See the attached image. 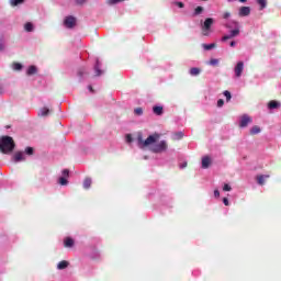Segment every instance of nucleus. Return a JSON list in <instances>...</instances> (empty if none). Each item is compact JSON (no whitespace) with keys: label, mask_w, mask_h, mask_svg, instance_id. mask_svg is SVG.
Here are the masks:
<instances>
[{"label":"nucleus","mask_w":281,"mask_h":281,"mask_svg":"<svg viewBox=\"0 0 281 281\" xmlns=\"http://www.w3.org/2000/svg\"><path fill=\"white\" fill-rule=\"evenodd\" d=\"M85 74H87V69L86 68H80L78 70V76H85Z\"/></svg>","instance_id":"c9c22d12"},{"label":"nucleus","mask_w":281,"mask_h":281,"mask_svg":"<svg viewBox=\"0 0 281 281\" xmlns=\"http://www.w3.org/2000/svg\"><path fill=\"white\" fill-rule=\"evenodd\" d=\"M244 69H245V63L238 61L237 65L235 66V75L237 78H240V76H243Z\"/></svg>","instance_id":"0eeeda50"},{"label":"nucleus","mask_w":281,"mask_h":281,"mask_svg":"<svg viewBox=\"0 0 281 281\" xmlns=\"http://www.w3.org/2000/svg\"><path fill=\"white\" fill-rule=\"evenodd\" d=\"M63 175L64 177H69V169H64Z\"/></svg>","instance_id":"79ce46f5"},{"label":"nucleus","mask_w":281,"mask_h":281,"mask_svg":"<svg viewBox=\"0 0 281 281\" xmlns=\"http://www.w3.org/2000/svg\"><path fill=\"white\" fill-rule=\"evenodd\" d=\"M186 166H188V164L186 162L184 165L181 166V168H186Z\"/></svg>","instance_id":"3c124183"},{"label":"nucleus","mask_w":281,"mask_h":281,"mask_svg":"<svg viewBox=\"0 0 281 281\" xmlns=\"http://www.w3.org/2000/svg\"><path fill=\"white\" fill-rule=\"evenodd\" d=\"M41 115H43V117H45L46 115H49V109L43 108V109L41 110Z\"/></svg>","instance_id":"a878e982"},{"label":"nucleus","mask_w":281,"mask_h":281,"mask_svg":"<svg viewBox=\"0 0 281 281\" xmlns=\"http://www.w3.org/2000/svg\"><path fill=\"white\" fill-rule=\"evenodd\" d=\"M0 52H3V44L0 43Z\"/></svg>","instance_id":"de8ad7c7"},{"label":"nucleus","mask_w":281,"mask_h":281,"mask_svg":"<svg viewBox=\"0 0 281 281\" xmlns=\"http://www.w3.org/2000/svg\"><path fill=\"white\" fill-rule=\"evenodd\" d=\"M229 46H231V47H236V42H234V41L231 42Z\"/></svg>","instance_id":"49530a36"},{"label":"nucleus","mask_w":281,"mask_h":281,"mask_svg":"<svg viewBox=\"0 0 281 281\" xmlns=\"http://www.w3.org/2000/svg\"><path fill=\"white\" fill-rule=\"evenodd\" d=\"M13 69L14 71H21V69H23V65L20 63H13Z\"/></svg>","instance_id":"393cba45"},{"label":"nucleus","mask_w":281,"mask_h":281,"mask_svg":"<svg viewBox=\"0 0 281 281\" xmlns=\"http://www.w3.org/2000/svg\"><path fill=\"white\" fill-rule=\"evenodd\" d=\"M24 30H25V32H34V24H32V22H27L24 25Z\"/></svg>","instance_id":"6ab92c4d"},{"label":"nucleus","mask_w":281,"mask_h":281,"mask_svg":"<svg viewBox=\"0 0 281 281\" xmlns=\"http://www.w3.org/2000/svg\"><path fill=\"white\" fill-rule=\"evenodd\" d=\"M258 5H260V10H265L267 8V0H257Z\"/></svg>","instance_id":"5701e85b"},{"label":"nucleus","mask_w":281,"mask_h":281,"mask_svg":"<svg viewBox=\"0 0 281 281\" xmlns=\"http://www.w3.org/2000/svg\"><path fill=\"white\" fill-rule=\"evenodd\" d=\"M224 95H225L227 102H229V100H232V92H229L228 90L224 91Z\"/></svg>","instance_id":"cd10ccee"},{"label":"nucleus","mask_w":281,"mask_h":281,"mask_svg":"<svg viewBox=\"0 0 281 281\" xmlns=\"http://www.w3.org/2000/svg\"><path fill=\"white\" fill-rule=\"evenodd\" d=\"M223 104H225V101L223 99H220L217 101V106L221 108V106H223Z\"/></svg>","instance_id":"58836bf2"},{"label":"nucleus","mask_w":281,"mask_h":281,"mask_svg":"<svg viewBox=\"0 0 281 281\" xmlns=\"http://www.w3.org/2000/svg\"><path fill=\"white\" fill-rule=\"evenodd\" d=\"M89 90H90V91H93V87L89 86Z\"/></svg>","instance_id":"8fccbe9b"},{"label":"nucleus","mask_w":281,"mask_h":281,"mask_svg":"<svg viewBox=\"0 0 281 281\" xmlns=\"http://www.w3.org/2000/svg\"><path fill=\"white\" fill-rule=\"evenodd\" d=\"M14 139L11 136H2L0 137V153L3 155H8L14 150Z\"/></svg>","instance_id":"f257e3e1"},{"label":"nucleus","mask_w":281,"mask_h":281,"mask_svg":"<svg viewBox=\"0 0 281 281\" xmlns=\"http://www.w3.org/2000/svg\"><path fill=\"white\" fill-rule=\"evenodd\" d=\"M134 113H135V115H143V114H144V109H142V108H136V109L134 110Z\"/></svg>","instance_id":"bb28decb"},{"label":"nucleus","mask_w":281,"mask_h":281,"mask_svg":"<svg viewBox=\"0 0 281 281\" xmlns=\"http://www.w3.org/2000/svg\"><path fill=\"white\" fill-rule=\"evenodd\" d=\"M203 7H196L193 12V16H199V14H203Z\"/></svg>","instance_id":"412c9836"},{"label":"nucleus","mask_w":281,"mask_h":281,"mask_svg":"<svg viewBox=\"0 0 281 281\" xmlns=\"http://www.w3.org/2000/svg\"><path fill=\"white\" fill-rule=\"evenodd\" d=\"M77 5H82V3H85L86 0H75Z\"/></svg>","instance_id":"a18cd8bd"},{"label":"nucleus","mask_w":281,"mask_h":281,"mask_svg":"<svg viewBox=\"0 0 281 281\" xmlns=\"http://www.w3.org/2000/svg\"><path fill=\"white\" fill-rule=\"evenodd\" d=\"M136 139H137L138 148L144 149V148H148V146H153V144H155L159 139V134L149 135L144 140V136L142 135V133H138Z\"/></svg>","instance_id":"f03ea898"},{"label":"nucleus","mask_w":281,"mask_h":281,"mask_svg":"<svg viewBox=\"0 0 281 281\" xmlns=\"http://www.w3.org/2000/svg\"><path fill=\"white\" fill-rule=\"evenodd\" d=\"M25 153H26V155H34V148L26 147Z\"/></svg>","instance_id":"473e14b6"},{"label":"nucleus","mask_w":281,"mask_h":281,"mask_svg":"<svg viewBox=\"0 0 281 281\" xmlns=\"http://www.w3.org/2000/svg\"><path fill=\"white\" fill-rule=\"evenodd\" d=\"M214 196H215L216 199H218V196H221V192L218 191V189H215V190H214Z\"/></svg>","instance_id":"ea45409f"},{"label":"nucleus","mask_w":281,"mask_h":281,"mask_svg":"<svg viewBox=\"0 0 281 281\" xmlns=\"http://www.w3.org/2000/svg\"><path fill=\"white\" fill-rule=\"evenodd\" d=\"M210 65H218V59H211Z\"/></svg>","instance_id":"37998d69"},{"label":"nucleus","mask_w":281,"mask_h":281,"mask_svg":"<svg viewBox=\"0 0 281 281\" xmlns=\"http://www.w3.org/2000/svg\"><path fill=\"white\" fill-rule=\"evenodd\" d=\"M151 153H166L168 150V143L166 140H160L157 144H154L150 148Z\"/></svg>","instance_id":"7ed1b4c3"},{"label":"nucleus","mask_w":281,"mask_h":281,"mask_svg":"<svg viewBox=\"0 0 281 281\" xmlns=\"http://www.w3.org/2000/svg\"><path fill=\"white\" fill-rule=\"evenodd\" d=\"M189 74H190V76H199L201 74V69L193 67L190 69Z\"/></svg>","instance_id":"f3484780"},{"label":"nucleus","mask_w":281,"mask_h":281,"mask_svg":"<svg viewBox=\"0 0 281 281\" xmlns=\"http://www.w3.org/2000/svg\"><path fill=\"white\" fill-rule=\"evenodd\" d=\"M59 183H60V186H67V178L60 177L59 178Z\"/></svg>","instance_id":"7c9ffc66"},{"label":"nucleus","mask_w":281,"mask_h":281,"mask_svg":"<svg viewBox=\"0 0 281 281\" xmlns=\"http://www.w3.org/2000/svg\"><path fill=\"white\" fill-rule=\"evenodd\" d=\"M176 5H178V8H186V4H183V2H175Z\"/></svg>","instance_id":"a19ab883"},{"label":"nucleus","mask_w":281,"mask_h":281,"mask_svg":"<svg viewBox=\"0 0 281 281\" xmlns=\"http://www.w3.org/2000/svg\"><path fill=\"white\" fill-rule=\"evenodd\" d=\"M37 69L36 66H30L26 74L27 76H34V74H36Z\"/></svg>","instance_id":"aec40b11"},{"label":"nucleus","mask_w":281,"mask_h":281,"mask_svg":"<svg viewBox=\"0 0 281 281\" xmlns=\"http://www.w3.org/2000/svg\"><path fill=\"white\" fill-rule=\"evenodd\" d=\"M94 71L97 76H102V70H100V66L98 65V61H97V66L94 67Z\"/></svg>","instance_id":"c756f323"},{"label":"nucleus","mask_w":281,"mask_h":281,"mask_svg":"<svg viewBox=\"0 0 281 281\" xmlns=\"http://www.w3.org/2000/svg\"><path fill=\"white\" fill-rule=\"evenodd\" d=\"M265 179H269V175H266V176L259 175V176H257V183L259 186H265Z\"/></svg>","instance_id":"2eb2a0df"},{"label":"nucleus","mask_w":281,"mask_h":281,"mask_svg":"<svg viewBox=\"0 0 281 281\" xmlns=\"http://www.w3.org/2000/svg\"><path fill=\"white\" fill-rule=\"evenodd\" d=\"M260 133V127L258 125H255L250 130V135H258Z\"/></svg>","instance_id":"4be33fe9"},{"label":"nucleus","mask_w":281,"mask_h":281,"mask_svg":"<svg viewBox=\"0 0 281 281\" xmlns=\"http://www.w3.org/2000/svg\"><path fill=\"white\" fill-rule=\"evenodd\" d=\"M91 183H92L91 178H86L83 180V188H85V190H89V188H91Z\"/></svg>","instance_id":"a211bd4d"},{"label":"nucleus","mask_w":281,"mask_h":281,"mask_svg":"<svg viewBox=\"0 0 281 281\" xmlns=\"http://www.w3.org/2000/svg\"><path fill=\"white\" fill-rule=\"evenodd\" d=\"M240 3H247V0H239Z\"/></svg>","instance_id":"09e8293b"},{"label":"nucleus","mask_w":281,"mask_h":281,"mask_svg":"<svg viewBox=\"0 0 281 281\" xmlns=\"http://www.w3.org/2000/svg\"><path fill=\"white\" fill-rule=\"evenodd\" d=\"M269 109H280V102L272 100L268 103Z\"/></svg>","instance_id":"dca6fc26"},{"label":"nucleus","mask_w":281,"mask_h":281,"mask_svg":"<svg viewBox=\"0 0 281 281\" xmlns=\"http://www.w3.org/2000/svg\"><path fill=\"white\" fill-rule=\"evenodd\" d=\"M210 164H212V158L209 156L202 158V168H204V170L210 168Z\"/></svg>","instance_id":"9d476101"},{"label":"nucleus","mask_w":281,"mask_h":281,"mask_svg":"<svg viewBox=\"0 0 281 281\" xmlns=\"http://www.w3.org/2000/svg\"><path fill=\"white\" fill-rule=\"evenodd\" d=\"M13 160L15 162L25 161V157H23V151H16L13 156Z\"/></svg>","instance_id":"9b49d317"},{"label":"nucleus","mask_w":281,"mask_h":281,"mask_svg":"<svg viewBox=\"0 0 281 281\" xmlns=\"http://www.w3.org/2000/svg\"><path fill=\"white\" fill-rule=\"evenodd\" d=\"M175 137H176L177 139H183V132H178V133H176V134H175Z\"/></svg>","instance_id":"72a5a7b5"},{"label":"nucleus","mask_w":281,"mask_h":281,"mask_svg":"<svg viewBox=\"0 0 281 281\" xmlns=\"http://www.w3.org/2000/svg\"><path fill=\"white\" fill-rule=\"evenodd\" d=\"M64 24L66 25V27H68L69 30H71V27L76 26V18L74 16H67L64 21Z\"/></svg>","instance_id":"6e6552de"},{"label":"nucleus","mask_w":281,"mask_h":281,"mask_svg":"<svg viewBox=\"0 0 281 281\" xmlns=\"http://www.w3.org/2000/svg\"><path fill=\"white\" fill-rule=\"evenodd\" d=\"M153 113H154L155 115H164V106H161V105H155V106L153 108Z\"/></svg>","instance_id":"ddd939ff"},{"label":"nucleus","mask_w":281,"mask_h":281,"mask_svg":"<svg viewBox=\"0 0 281 281\" xmlns=\"http://www.w3.org/2000/svg\"><path fill=\"white\" fill-rule=\"evenodd\" d=\"M223 190L224 192H232V187L229 184H224Z\"/></svg>","instance_id":"f704fd0d"},{"label":"nucleus","mask_w":281,"mask_h":281,"mask_svg":"<svg viewBox=\"0 0 281 281\" xmlns=\"http://www.w3.org/2000/svg\"><path fill=\"white\" fill-rule=\"evenodd\" d=\"M124 0H108L109 5H115V3H122Z\"/></svg>","instance_id":"c85d7f7f"},{"label":"nucleus","mask_w":281,"mask_h":281,"mask_svg":"<svg viewBox=\"0 0 281 281\" xmlns=\"http://www.w3.org/2000/svg\"><path fill=\"white\" fill-rule=\"evenodd\" d=\"M126 142H127L128 144H131V142H133V136H131V134H127V135H126Z\"/></svg>","instance_id":"4c0bfd02"},{"label":"nucleus","mask_w":281,"mask_h":281,"mask_svg":"<svg viewBox=\"0 0 281 281\" xmlns=\"http://www.w3.org/2000/svg\"><path fill=\"white\" fill-rule=\"evenodd\" d=\"M223 203H224V205L227 206V205H229V200H228L227 198H224V199H223Z\"/></svg>","instance_id":"c03bdc74"},{"label":"nucleus","mask_w":281,"mask_h":281,"mask_svg":"<svg viewBox=\"0 0 281 281\" xmlns=\"http://www.w3.org/2000/svg\"><path fill=\"white\" fill-rule=\"evenodd\" d=\"M67 267H69V261L67 260L59 261L57 265V269L59 271H63V269H67Z\"/></svg>","instance_id":"4468645a"},{"label":"nucleus","mask_w":281,"mask_h":281,"mask_svg":"<svg viewBox=\"0 0 281 281\" xmlns=\"http://www.w3.org/2000/svg\"><path fill=\"white\" fill-rule=\"evenodd\" d=\"M229 16H232V13L229 11L223 13V19H229Z\"/></svg>","instance_id":"e433bc0d"},{"label":"nucleus","mask_w":281,"mask_h":281,"mask_svg":"<svg viewBox=\"0 0 281 281\" xmlns=\"http://www.w3.org/2000/svg\"><path fill=\"white\" fill-rule=\"evenodd\" d=\"M25 0H11V5H19L20 3H23Z\"/></svg>","instance_id":"2f4dec72"},{"label":"nucleus","mask_w":281,"mask_h":281,"mask_svg":"<svg viewBox=\"0 0 281 281\" xmlns=\"http://www.w3.org/2000/svg\"><path fill=\"white\" fill-rule=\"evenodd\" d=\"M74 245H75L74 238H71V237H66V238L64 239V247H66V248H71V247H74Z\"/></svg>","instance_id":"f8f14e48"},{"label":"nucleus","mask_w":281,"mask_h":281,"mask_svg":"<svg viewBox=\"0 0 281 281\" xmlns=\"http://www.w3.org/2000/svg\"><path fill=\"white\" fill-rule=\"evenodd\" d=\"M213 25H214V20L212 18L205 19L201 27L203 36H210V30H212Z\"/></svg>","instance_id":"20e7f679"},{"label":"nucleus","mask_w":281,"mask_h":281,"mask_svg":"<svg viewBox=\"0 0 281 281\" xmlns=\"http://www.w3.org/2000/svg\"><path fill=\"white\" fill-rule=\"evenodd\" d=\"M236 27L234 30L231 31L229 35H224L222 37V41H229L232 38H236V36H239L240 34V27H238V22H235Z\"/></svg>","instance_id":"39448f33"},{"label":"nucleus","mask_w":281,"mask_h":281,"mask_svg":"<svg viewBox=\"0 0 281 281\" xmlns=\"http://www.w3.org/2000/svg\"><path fill=\"white\" fill-rule=\"evenodd\" d=\"M216 47V44H203V48L206 49V52H210V49H214Z\"/></svg>","instance_id":"b1692460"},{"label":"nucleus","mask_w":281,"mask_h":281,"mask_svg":"<svg viewBox=\"0 0 281 281\" xmlns=\"http://www.w3.org/2000/svg\"><path fill=\"white\" fill-rule=\"evenodd\" d=\"M252 120L249 115L244 114L240 119L239 126L240 128L247 127L249 124H251Z\"/></svg>","instance_id":"423d86ee"},{"label":"nucleus","mask_w":281,"mask_h":281,"mask_svg":"<svg viewBox=\"0 0 281 281\" xmlns=\"http://www.w3.org/2000/svg\"><path fill=\"white\" fill-rule=\"evenodd\" d=\"M251 14V8L249 7H241L239 9V16H249Z\"/></svg>","instance_id":"1a4fd4ad"},{"label":"nucleus","mask_w":281,"mask_h":281,"mask_svg":"<svg viewBox=\"0 0 281 281\" xmlns=\"http://www.w3.org/2000/svg\"><path fill=\"white\" fill-rule=\"evenodd\" d=\"M202 1H207V0H202Z\"/></svg>","instance_id":"603ef678"}]
</instances>
